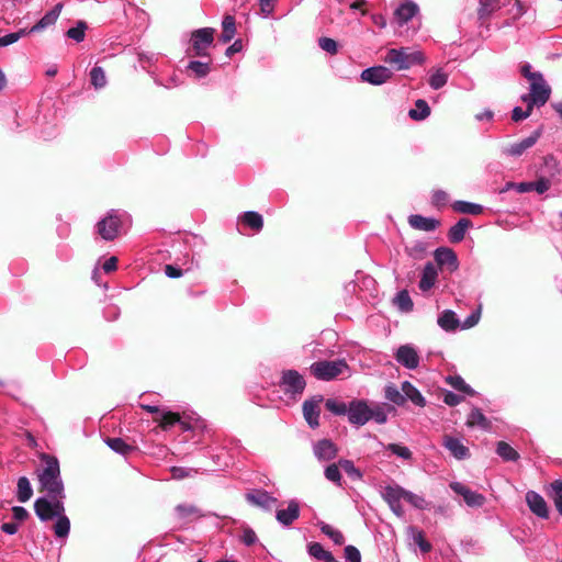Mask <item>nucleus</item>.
Returning a JSON list of instances; mask_svg holds the SVG:
<instances>
[{
	"instance_id": "obj_28",
	"label": "nucleus",
	"mask_w": 562,
	"mask_h": 562,
	"mask_svg": "<svg viewBox=\"0 0 562 562\" xmlns=\"http://www.w3.org/2000/svg\"><path fill=\"white\" fill-rule=\"evenodd\" d=\"M472 225L469 218H460L448 232V238L451 243L457 244L464 239L467 229Z\"/></svg>"
},
{
	"instance_id": "obj_54",
	"label": "nucleus",
	"mask_w": 562,
	"mask_h": 562,
	"mask_svg": "<svg viewBox=\"0 0 562 562\" xmlns=\"http://www.w3.org/2000/svg\"><path fill=\"white\" fill-rule=\"evenodd\" d=\"M550 496L554 502L557 510L562 516V480H557L551 483Z\"/></svg>"
},
{
	"instance_id": "obj_3",
	"label": "nucleus",
	"mask_w": 562,
	"mask_h": 562,
	"mask_svg": "<svg viewBox=\"0 0 562 562\" xmlns=\"http://www.w3.org/2000/svg\"><path fill=\"white\" fill-rule=\"evenodd\" d=\"M310 371L317 380L331 381L346 371H349V367L344 359L321 360L313 362L310 367Z\"/></svg>"
},
{
	"instance_id": "obj_60",
	"label": "nucleus",
	"mask_w": 562,
	"mask_h": 562,
	"mask_svg": "<svg viewBox=\"0 0 562 562\" xmlns=\"http://www.w3.org/2000/svg\"><path fill=\"white\" fill-rule=\"evenodd\" d=\"M533 105L527 103V109L522 110L520 106H515L512 112V119L515 122L522 121L530 116Z\"/></svg>"
},
{
	"instance_id": "obj_22",
	"label": "nucleus",
	"mask_w": 562,
	"mask_h": 562,
	"mask_svg": "<svg viewBox=\"0 0 562 562\" xmlns=\"http://www.w3.org/2000/svg\"><path fill=\"white\" fill-rule=\"evenodd\" d=\"M176 517L183 522H191L205 516L203 512L193 504H179L175 507Z\"/></svg>"
},
{
	"instance_id": "obj_59",
	"label": "nucleus",
	"mask_w": 562,
	"mask_h": 562,
	"mask_svg": "<svg viewBox=\"0 0 562 562\" xmlns=\"http://www.w3.org/2000/svg\"><path fill=\"white\" fill-rule=\"evenodd\" d=\"M318 46L330 55H335L338 53V44L335 40L330 37H321L318 40Z\"/></svg>"
},
{
	"instance_id": "obj_42",
	"label": "nucleus",
	"mask_w": 562,
	"mask_h": 562,
	"mask_svg": "<svg viewBox=\"0 0 562 562\" xmlns=\"http://www.w3.org/2000/svg\"><path fill=\"white\" fill-rule=\"evenodd\" d=\"M318 527H319L321 531L325 536H327L335 544L341 546L345 542L344 535L338 529L334 528L333 526H330L324 521H321V522H318Z\"/></svg>"
},
{
	"instance_id": "obj_21",
	"label": "nucleus",
	"mask_w": 562,
	"mask_h": 562,
	"mask_svg": "<svg viewBox=\"0 0 562 562\" xmlns=\"http://www.w3.org/2000/svg\"><path fill=\"white\" fill-rule=\"evenodd\" d=\"M63 10V3H57L54 5L53 9H50L48 12L44 14V16L34 24L31 29H29V33H36L44 31L45 29L54 25L56 21L58 20L60 12Z\"/></svg>"
},
{
	"instance_id": "obj_9",
	"label": "nucleus",
	"mask_w": 562,
	"mask_h": 562,
	"mask_svg": "<svg viewBox=\"0 0 562 562\" xmlns=\"http://www.w3.org/2000/svg\"><path fill=\"white\" fill-rule=\"evenodd\" d=\"M214 40V29L203 27L194 31L191 35V49L195 56H206V49Z\"/></svg>"
},
{
	"instance_id": "obj_7",
	"label": "nucleus",
	"mask_w": 562,
	"mask_h": 562,
	"mask_svg": "<svg viewBox=\"0 0 562 562\" xmlns=\"http://www.w3.org/2000/svg\"><path fill=\"white\" fill-rule=\"evenodd\" d=\"M406 491L404 487L393 484L386 485L381 492L382 498L387 503L390 509L397 517L404 516V509L401 504L402 499H405Z\"/></svg>"
},
{
	"instance_id": "obj_11",
	"label": "nucleus",
	"mask_w": 562,
	"mask_h": 562,
	"mask_svg": "<svg viewBox=\"0 0 562 562\" xmlns=\"http://www.w3.org/2000/svg\"><path fill=\"white\" fill-rule=\"evenodd\" d=\"M394 358L397 363L408 370H415L419 366L418 351L411 344L400 346L394 353Z\"/></svg>"
},
{
	"instance_id": "obj_2",
	"label": "nucleus",
	"mask_w": 562,
	"mask_h": 562,
	"mask_svg": "<svg viewBox=\"0 0 562 562\" xmlns=\"http://www.w3.org/2000/svg\"><path fill=\"white\" fill-rule=\"evenodd\" d=\"M385 64L392 66L395 70H407L425 61V56L420 50H414L409 47L390 48L383 57Z\"/></svg>"
},
{
	"instance_id": "obj_45",
	"label": "nucleus",
	"mask_w": 562,
	"mask_h": 562,
	"mask_svg": "<svg viewBox=\"0 0 562 562\" xmlns=\"http://www.w3.org/2000/svg\"><path fill=\"white\" fill-rule=\"evenodd\" d=\"M241 221L244 224H246L256 232H259L263 226L262 216L254 211L245 212L241 216Z\"/></svg>"
},
{
	"instance_id": "obj_64",
	"label": "nucleus",
	"mask_w": 562,
	"mask_h": 562,
	"mask_svg": "<svg viewBox=\"0 0 562 562\" xmlns=\"http://www.w3.org/2000/svg\"><path fill=\"white\" fill-rule=\"evenodd\" d=\"M431 202L436 206L445 205L448 202V193L443 190L434 191Z\"/></svg>"
},
{
	"instance_id": "obj_57",
	"label": "nucleus",
	"mask_w": 562,
	"mask_h": 562,
	"mask_svg": "<svg viewBox=\"0 0 562 562\" xmlns=\"http://www.w3.org/2000/svg\"><path fill=\"white\" fill-rule=\"evenodd\" d=\"M405 501L417 509L423 510L428 507V503L423 496L417 495L411 491H406Z\"/></svg>"
},
{
	"instance_id": "obj_62",
	"label": "nucleus",
	"mask_w": 562,
	"mask_h": 562,
	"mask_svg": "<svg viewBox=\"0 0 562 562\" xmlns=\"http://www.w3.org/2000/svg\"><path fill=\"white\" fill-rule=\"evenodd\" d=\"M344 551L348 562H361L360 551L356 547L351 544L346 546Z\"/></svg>"
},
{
	"instance_id": "obj_26",
	"label": "nucleus",
	"mask_w": 562,
	"mask_h": 562,
	"mask_svg": "<svg viewBox=\"0 0 562 562\" xmlns=\"http://www.w3.org/2000/svg\"><path fill=\"white\" fill-rule=\"evenodd\" d=\"M408 224L414 229L423 231V232H432L438 226V221L432 217H425L419 214H412L408 217Z\"/></svg>"
},
{
	"instance_id": "obj_16",
	"label": "nucleus",
	"mask_w": 562,
	"mask_h": 562,
	"mask_svg": "<svg viewBox=\"0 0 562 562\" xmlns=\"http://www.w3.org/2000/svg\"><path fill=\"white\" fill-rule=\"evenodd\" d=\"M540 136L541 130H537L528 137L505 147L503 154L510 157H520L525 151L536 145Z\"/></svg>"
},
{
	"instance_id": "obj_10",
	"label": "nucleus",
	"mask_w": 562,
	"mask_h": 562,
	"mask_svg": "<svg viewBox=\"0 0 562 562\" xmlns=\"http://www.w3.org/2000/svg\"><path fill=\"white\" fill-rule=\"evenodd\" d=\"M348 420L357 427L366 425L370 420L369 404L364 400H353L349 403Z\"/></svg>"
},
{
	"instance_id": "obj_25",
	"label": "nucleus",
	"mask_w": 562,
	"mask_h": 562,
	"mask_svg": "<svg viewBox=\"0 0 562 562\" xmlns=\"http://www.w3.org/2000/svg\"><path fill=\"white\" fill-rule=\"evenodd\" d=\"M438 278V271L437 268L432 262H427L423 269L420 281H419V289L423 292L429 291L436 283Z\"/></svg>"
},
{
	"instance_id": "obj_29",
	"label": "nucleus",
	"mask_w": 562,
	"mask_h": 562,
	"mask_svg": "<svg viewBox=\"0 0 562 562\" xmlns=\"http://www.w3.org/2000/svg\"><path fill=\"white\" fill-rule=\"evenodd\" d=\"M34 510L36 516L42 521H48L55 518V514H53L52 502L46 497H38L34 503Z\"/></svg>"
},
{
	"instance_id": "obj_44",
	"label": "nucleus",
	"mask_w": 562,
	"mask_h": 562,
	"mask_svg": "<svg viewBox=\"0 0 562 562\" xmlns=\"http://www.w3.org/2000/svg\"><path fill=\"white\" fill-rule=\"evenodd\" d=\"M90 82L95 90L103 89L106 86L108 80L102 67H92V69L90 70Z\"/></svg>"
},
{
	"instance_id": "obj_34",
	"label": "nucleus",
	"mask_w": 562,
	"mask_h": 562,
	"mask_svg": "<svg viewBox=\"0 0 562 562\" xmlns=\"http://www.w3.org/2000/svg\"><path fill=\"white\" fill-rule=\"evenodd\" d=\"M393 409L392 407L385 404H374L373 406H369V415L370 420H374L376 424H385L387 422V414Z\"/></svg>"
},
{
	"instance_id": "obj_6",
	"label": "nucleus",
	"mask_w": 562,
	"mask_h": 562,
	"mask_svg": "<svg viewBox=\"0 0 562 562\" xmlns=\"http://www.w3.org/2000/svg\"><path fill=\"white\" fill-rule=\"evenodd\" d=\"M550 94V86L546 82L543 76H538L536 80L530 81V92L528 94H524L521 100L533 106L540 108L548 102Z\"/></svg>"
},
{
	"instance_id": "obj_20",
	"label": "nucleus",
	"mask_w": 562,
	"mask_h": 562,
	"mask_svg": "<svg viewBox=\"0 0 562 562\" xmlns=\"http://www.w3.org/2000/svg\"><path fill=\"white\" fill-rule=\"evenodd\" d=\"M526 502L529 509L540 518H548L549 510L544 498L537 492L529 491L526 494Z\"/></svg>"
},
{
	"instance_id": "obj_5",
	"label": "nucleus",
	"mask_w": 562,
	"mask_h": 562,
	"mask_svg": "<svg viewBox=\"0 0 562 562\" xmlns=\"http://www.w3.org/2000/svg\"><path fill=\"white\" fill-rule=\"evenodd\" d=\"M125 213H120L116 210L108 212L97 224V232L104 240H113L120 233L123 224V218H126Z\"/></svg>"
},
{
	"instance_id": "obj_32",
	"label": "nucleus",
	"mask_w": 562,
	"mask_h": 562,
	"mask_svg": "<svg viewBox=\"0 0 562 562\" xmlns=\"http://www.w3.org/2000/svg\"><path fill=\"white\" fill-rule=\"evenodd\" d=\"M467 426L488 430L491 428V422L485 417L480 408H473L468 416Z\"/></svg>"
},
{
	"instance_id": "obj_41",
	"label": "nucleus",
	"mask_w": 562,
	"mask_h": 562,
	"mask_svg": "<svg viewBox=\"0 0 562 562\" xmlns=\"http://www.w3.org/2000/svg\"><path fill=\"white\" fill-rule=\"evenodd\" d=\"M502 2L501 0H481L480 8L477 11L479 18L481 20L487 19L493 12L501 9Z\"/></svg>"
},
{
	"instance_id": "obj_23",
	"label": "nucleus",
	"mask_w": 562,
	"mask_h": 562,
	"mask_svg": "<svg viewBox=\"0 0 562 562\" xmlns=\"http://www.w3.org/2000/svg\"><path fill=\"white\" fill-rule=\"evenodd\" d=\"M435 259L440 266H447L450 271L458 269L459 262L456 252L446 247H440L435 251Z\"/></svg>"
},
{
	"instance_id": "obj_31",
	"label": "nucleus",
	"mask_w": 562,
	"mask_h": 562,
	"mask_svg": "<svg viewBox=\"0 0 562 562\" xmlns=\"http://www.w3.org/2000/svg\"><path fill=\"white\" fill-rule=\"evenodd\" d=\"M438 325L446 331H454L460 326L457 314L451 310L443 311L437 319Z\"/></svg>"
},
{
	"instance_id": "obj_35",
	"label": "nucleus",
	"mask_w": 562,
	"mask_h": 562,
	"mask_svg": "<svg viewBox=\"0 0 562 562\" xmlns=\"http://www.w3.org/2000/svg\"><path fill=\"white\" fill-rule=\"evenodd\" d=\"M33 495V488L31 486V483L26 476H21L18 480L16 484V497L18 501L21 503H25L29 499H31Z\"/></svg>"
},
{
	"instance_id": "obj_33",
	"label": "nucleus",
	"mask_w": 562,
	"mask_h": 562,
	"mask_svg": "<svg viewBox=\"0 0 562 562\" xmlns=\"http://www.w3.org/2000/svg\"><path fill=\"white\" fill-rule=\"evenodd\" d=\"M308 554L317 561L322 562H339L335 559L331 552L324 549L318 542H313L308 546Z\"/></svg>"
},
{
	"instance_id": "obj_52",
	"label": "nucleus",
	"mask_w": 562,
	"mask_h": 562,
	"mask_svg": "<svg viewBox=\"0 0 562 562\" xmlns=\"http://www.w3.org/2000/svg\"><path fill=\"white\" fill-rule=\"evenodd\" d=\"M339 467L346 472V474L353 481H360L363 477L362 472L355 467L353 461L349 459H340Z\"/></svg>"
},
{
	"instance_id": "obj_38",
	"label": "nucleus",
	"mask_w": 562,
	"mask_h": 562,
	"mask_svg": "<svg viewBox=\"0 0 562 562\" xmlns=\"http://www.w3.org/2000/svg\"><path fill=\"white\" fill-rule=\"evenodd\" d=\"M105 443L111 450L122 456H127L134 451V447L126 443L122 438H106Z\"/></svg>"
},
{
	"instance_id": "obj_14",
	"label": "nucleus",
	"mask_w": 562,
	"mask_h": 562,
	"mask_svg": "<svg viewBox=\"0 0 562 562\" xmlns=\"http://www.w3.org/2000/svg\"><path fill=\"white\" fill-rule=\"evenodd\" d=\"M449 487L458 495L463 497L464 503L469 507H482L485 503V496L477 492L471 491L468 486L460 482H451Z\"/></svg>"
},
{
	"instance_id": "obj_61",
	"label": "nucleus",
	"mask_w": 562,
	"mask_h": 562,
	"mask_svg": "<svg viewBox=\"0 0 562 562\" xmlns=\"http://www.w3.org/2000/svg\"><path fill=\"white\" fill-rule=\"evenodd\" d=\"M481 317V308L473 311L462 323L461 328L468 329L474 327Z\"/></svg>"
},
{
	"instance_id": "obj_12",
	"label": "nucleus",
	"mask_w": 562,
	"mask_h": 562,
	"mask_svg": "<svg viewBox=\"0 0 562 562\" xmlns=\"http://www.w3.org/2000/svg\"><path fill=\"white\" fill-rule=\"evenodd\" d=\"M246 501L262 510L270 512L278 503V499L262 488H255L245 495Z\"/></svg>"
},
{
	"instance_id": "obj_48",
	"label": "nucleus",
	"mask_w": 562,
	"mask_h": 562,
	"mask_svg": "<svg viewBox=\"0 0 562 562\" xmlns=\"http://www.w3.org/2000/svg\"><path fill=\"white\" fill-rule=\"evenodd\" d=\"M447 383L452 386L454 390L460 391L468 395H474L475 391L465 383V381L460 375H449L446 379Z\"/></svg>"
},
{
	"instance_id": "obj_47",
	"label": "nucleus",
	"mask_w": 562,
	"mask_h": 562,
	"mask_svg": "<svg viewBox=\"0 0 562 562\" xmlns=\"http://www.w3.org/2000/svg\"><path fill=\"white\" fill-rule=\"evenodd\" d=\"M384 397L391 403L402 406L405 404V396L394 384H389L384 389Z\"/></svg>"
},
{
	"instance_id": "obj_24",
	"label": "nucleus",
	"mask_w": 562,
	"mask_h": 562,
	"mask_svg": "<svg viewBox=\"0 0 562 562\" xmlns=\"http://www.w3.org/2000/svg\"><path fill=\"white\" fill-rule=\"evenodd\" d=\"M418 13V5L413 1L401 3L395 10V19L400 25L407 23Z\"/></svg>"
},
{
	"instance_id": "obj_13",
	"label": "nucleus",
	"mask_w": 562,
	"mask_h": 562,
	"mask_svg": "<svg viewBox=\"0 0 562 562\" xmlns=\"http://www.w3.org/2000/svg\"><path fill=\"white\" fill-rule=\"evenodd\" d=\"M393 76L391 69L385 66H373L362 70L360 78L362 81L373 86H381L387 82Z\"/></svg>"
},
{
	"instance_id": "obj_63",
	"label": "nucleus",
	"mask_w": 562,
	"mask_h": 562,
	"mask_svg": "<svg viewBox=\"0 0 562 562\" xmlns=\"http://www.w3.org/2000/svg\"><path fill=\"white\" fill-rule=\"evenodd\" d=\"M240 539L247 547H250L258 541L256 532L249 527L244 528Z\"/></svg>"
},
{
	"instance_id": "obj_58",
	"label": "nucleus",
	"mask_w": 562,
	"mask_h": 562,
	"mask_svg": "<svg viewBox=\"0 0 562 562\" xmlns=\"http://www.w3.org/2000/svg\"><path fill=\"white\" fill-rule=\"evenodd\" d=\"M386 450L395 454L396 457L404 459V460H411L412 459V451L405 447L401 446L398 443H389L386 446Z\"/></svg>"
},
{
	"instance_id": "obj_36",
	"label": "nucleus",
	"mask_w": 562,
	"mask_h": 562,
	"mask_svg": "<svg viewBox=\"0 0 562 562\" xmlns=\"http://www.w3.org/2000/svg\"><path fill=\"white\" fill-rule=\"evenodd\" d=\"M236 33L235 19L233 15H225L222 21L221 41L223 43L231 42Z\"/></svg>"
},
{
	"instance_id": "obj_39",
	"label": "nucleus",
	"mask_w": 562,
	"mask_h": 562,
	"mask_svg": "<svg viewBox=\"0 0 562 562\" xmlns=\"http://www.w3.org/2000/svg\"><path fill=\"white\" fill-rule=\"evenodd\" d=\"M452 207L456 212L462 214L479 215L483 212L482 205L467 201H456Z\"/></svg>"
},
{
	"instance_id": "obj_43",
	"label": "nucleus",
	"mask_w": 562,
	"mask_h": 562,
	"mask_svg": "<svg viewBox=\"0 0 562 562\" xmlns=\"http://www.w3.org/2000/svg\"><path fill=\"white\" fill-rule=\"evenodd\" d=\"M448 82V74L442 68L435 69L428 79V83L431 89L439 90L445 87Z\"/></svg>"
},
{
	"instance_id": "obj_51",
	"label": "nucleus",
	"mask_w": 562,
	"mask_h": 562,
	"mask_svg": "<svg viewBox=\"0 0 562 562\" xmlns=\"http://www.w3.org/2000/svg\"><path fill=\"white\" fill-rule=\"evenodd\" d=\"M53 530L57 538H67L70 531V520L67 516L55 517Z\"/></svg>"
},
{
	"instance_id": "obj_19",
	"label": "nucleus",
	"mask_w": 562,
	"mask_h": 562,
	"mask_svg": "<svg viewBox=\"0 0 562 562\" xmlns=\"http://www.w3.org/2000/svg\"><path fill=\"white\" fill-rule=\"evenodd\" d=\"M442 446L449 450V452L457 460H465L470 458V450L463 442L453 436L446 435L442 439Z\"/></svg>"
},
{
	"instance_id": "obj_55",
	"label": "nucleus",
	"mask_w": 562,
	"mask_h": 562,
	"mask_svg": "<svg viewBox=\"0 0 562 562\" xmlns=\"http://www.w3.org/2000/svg\"><path fill=\"white\" fill-rule=\"evenodd\" d=\"M86 30H87V24L86 22L83 21H78L76 26L74 27H70L67 32H66V36L76 41L77 43H80L85 40V36H86Z\"/></svg>"
},
{
	"instance_id": "obj_17",
	"label": "nucleus",
	"mask_w": 562,
	"mask_h": 562,
	"mask_svg": "<svg viewBox=\"0 0 562 562\" xmlns=\"http://www.w3.org/2000/svg\"><path fill=\"white\" fill-rule=\"evenodd\" d=\"M299 517L300 504L296 499L289 501L285 509H279L276 513L277 521L283 527L291 526Z\"/></svg>"
},
{
	"instance_id": "obj_46",
	"label": "nucleus",
	"mask_w": 562,
	"mask_h": 562,
	"mask_svg": "<svg viewBox=\"0 0 562 562\" xmlns=\"http://www.w3.org/2000/svg\"><path fill=\"white\" fill-rule=\"evenodd\" d=\"M496 453L504 461H517L519 459V453L505 441H499L497 443Z\"/></svg>"
},
{
	"instance_id": "obj_27",
	"label": "nucleus",
	"mask_w": 562,
	"mask_h": 562,
	"mask_svg": "<svg viewBox=\"0 0 562 562\" xmlns=\"http://www.w3.org/2000/svg\"><path fill=\"white\" fill-rule=\"evenodd\" d=\"M22 4V0H4L0 10V19L7 24L19 19L18 7Z\"/></svg>"
},
{
	"instance_id": "obj_37",
	"label": "nucleus",
	"mask_w": 562,
	"mask_h": 562,
	"mask_svg": "<svg viewBox=\"0 0 562 562\" xmlns=\"http://www.w3.org/2000/svg\"><path fill=\"white\" fill-rule=\"evenodd\" d=\"M408 115L412 120L423 121L430 115V108L425 100L418 99L415 102V108L409 110Z\"/></svg>"
},
{
	"instance_id": "obj_40",
	"label": "nucleus",
	"mask_w": 562,
	"mask_h": 562,
	"mask_svg": "<svg viewBox=\"0 0 562 562\" xmlns=\"http://www.w3.org/2000/svg\"><path fill=\"white\" fill-rule=\"evenodd\" d=\"M187 69L191 71L195 78L201 79L210 74L211 64L209 61L191 60Z\"/></svg>"
},
{
	"instance_id": "obj_15",
	"label": "nucleus",
	"mask_w": 562,
	"mask_h": 562,
	"mask_svg": "<svg viewBox=\"0 0 562 562\" xmlns=\"http://www.w3.org/2000/svg\"><path fill=\"white\" fill-rule=\"evenodd\" d=\"M323 402V396H313L306 401H304L302 409L303 416L308 424V426L313 429L319 426V404Z\"/></svg>"
},
{
	"instance_id": "obj_56",
	"label": "nucleus",
	"mask_w": 562,
	"mask_h": 562,
	"mask_svg": "<svg viewBox=\"0 0 562 562\" xmlns=\"http://www.w3.org/2000/svg\"><path fill=\"white\" fill-rule=\"evenodd\" d=\"M30 34L27 29H21L18 32L9 33L3 36H0V47L9 46L15 42H18L23 36Z\"/></svg>"
},
{
	"instance_id": "obj_30",
	"label": "nucleus",
	"mask_w": 562,
	"mask_h": 562,
	"mask_svg": "<svg viewBox=\"0 0 562 562\" xmlns=\"http://www.w3.org/2000/svg\"><path fill=\"white\" fill-rule=\"evenodd\" d=\"M402 392L405 396V401L409 400L414 405L418 407L426 406V398L411 382L404 381L402 383Z\"/></svg>"
},
{
	"instance_id": "obj_49",
	"label": "nucleus",
	"mask_w": 562,
	"mask_h": 562,
	"mask_svg": "<svg viewBox=\"0 0 562 562\" xmlns=\"http://www.w3.org/2000/svg\"><path fill=\"white\" fill-rule=\"evenodd\" d=\"M340 467L338 463H331L325 468L324 475L326 480L334 483L336 486H342V475L340 473Z\"/></svg>"
},
{
	"instance_id": "obj_18",
	"label": "nucleus",
	"mask_w": 562,
	"mask_h": 562,
	"mask_svg": "<svg viewBox=\"0 0 562 562\" xmlns=\"http://www.w3.org/2000/svg\"><path fill=\"white\" fill-rule=\"evenodd\" d=\"M314 456L318 461H330L337 457L338 449L336 445L329 439L318 440L313 446Z\"/></svg>"
},
{
	"instance_id": "obj_8",
	"label": "nucleus",
	"mask_w": 562,
	"mask_h": 562,
	"mask_svg": "<svg viewBox=\"0 0 562 562\" xmlns=\"http://www.w3.org/2000/svg\"><path fill=\"white\" fill-rule=\"evenodd\" d=\"M143 409L150 414H157L155 420L159 423L160 427L164 429H169L176 424H179L183 430L189 429V425L181 420L180 416L176 413L169 411H160L158 406L155 405H140Z\"/></svg>"
},
{
	"instance_id": "obj_50",
	"label": "nucleus",
	"mask_w": 562,
	"mask_h": 562,
	"mask_svg": "<svg viewBox=\"0 0 562 562\" xmlns=\"http://www.w3.org/2000/svg\"><path fill=\"white\" fill-rule=\"evenodd\" d=\"M394 304L401 312H411L414 307L413 301L407 290L400 291L394 297Z\"/></svg>"
},
{
	"instance_id": "obj_4",
	"label": "nucleus",
	"mask_w": 562,
	"mask_h": 562,
	"mask_svg": "<svg viewBox=\"0 0 562 562\" xmlns=\"http://www.w3.org/2000/svg\"><path fill=\"white\" fill-rule=\"evenodd\" d=\"M279 386L285 396L296 401L302 396L306 387V381L299 371L289 369L282 371Z\"/></svg>"
},
{
	"instance_id": "obj_1",
	"label": "nucleus",
	"mask_w": 562,
	"mask_h": 562,
	"mask_svg": "<svg viewBox=\"0 0 562 562\" xmlns=\"http://www.w3.org/2000/svg\"><path fill=\"white\" fill-rule=\"evenodd\" d=\"M42 459L45 462L44 469L38 474L42 487L50 498L65 497L58 460L48 454H44Z\"/></svg>"
},
{
	"instance_id": "obj_53",
	"label": "nucleus",
	"mask_w": 562,
	"mask_h": 562,
	"mask_svg": "<svg viewBox=\"0 0 562 562\" xmlns=\"http://www.w3.org/2000/svg\"><path fill=\"white\" fill-rule=\"evenodd\" d=\"M325 406H326L327 411H329L334 415H337V416L347 415L348 416L349 404H346L344 402H340V401H337L334 398H328L325 403Z\"/></svg>"
}]
</instances>
